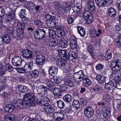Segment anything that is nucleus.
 Instances as JSON below:
<instances>
[{"label": "nucleus", "mask_w": 121, "mask_h": 121, "mask_svg": "<svg viewBox=\"0 0 121 121\" xmlns=\"http://www.w3.org/2000/svg\"><path fill=\"white\" fill-rule=\"evenodd\" d=\"M33 93L29 92L25 94L23 96V100H19L17 102L16 105H14L15 108L20 109L29 106H33V103H35V101L33 102Z\"/></svg>", "instance_id": "nucleus-1"}, {"label": "nucleus", "mask_w": 121, "mask_h": 121, "mask_svg": "<svg viewBox=\"0 0 121 121\" xmlns=\"http://www.w3.org/2000/svg\"><path fill=\"white\" fill-rule=\"evenodd\" d=\"M33 97H32L33 102L35 101V103H33V106L37 104L41 106H44L45 104H48L50 102L49 99L46 96H43L39 94H37L36 97L33 93Z\"/></svg>", "instance_id": "nucleus-2"}, {"label": "nucleus", "mask_w": 121, "mask_h": 121, "mask_svg": "<svg viewBox=\"0 0 121 121\" xmlns=\"http://www.w3.org/2000/svg\"><path fill=\"white\" fill-rule=\"evenodd\" d=\"M84 75L83 71L81 70L75 73L73 75V78L74 81L76 82L77 84L79 85L80 84V82L84 79Z\"/></svg>", "instance_id": "nucleus-3"}, {"label": "nucleus", "mask_w": 121, "mask_h": 121, "mask_svg": "<svg viewBox=\"0 0 121 121\" xmlns=\"http://www.w3.org/2000/svg\"><path fill=\"white\" fill-rule=\"evenodd\" d=\"M46 33V31L45 29H38L35 30L34 35L35 38L40 39L45 36Z\"/></svg>", "instance_id": "nucleus-4"}, {"label": "nucleus", "mask_w": 121, "mask_h": 121, "mask_svg": "<svg viewBox=\"0 0 121 121\" xmlns=\"http://www.w3.org/2000/svg\"><path fill=\"white\" fill-rule=\"evenodd\" d=\"M112 69L113 71H117L121 69V60H114L111 64Z\"/></svg>", "instance_id": "nucleus-5"}, {"label": "nucleus", "mask_w": 121, "mask_h": 121, "mask_svg": "<svg viewBox=\"0 0 121 121\" xmlns=\"http://www.w3.org/2000/svg\"><path fill=\"white\" fill-rule=\"evenodd\" d=\"M83 15L86 20V23H90L93 19L91 13L88 11H85L83 13Z\"/></svg>", "instance_id": "nucleus-6"}, {"label": "nucleus", "mask_w": 121, "mask_h": 121, "mask_svg": "<svg viewBox=\"0 0 121 121\" xmlns=\"http://www.w3.org/2000/svg\"><path fill=\"white\" fill-rule=\"evenodd\" d=\"M113 0H95V3L99 7L105 6L107 4L111 5L112 3Z\"/></svg>", "instance_id": "nucleus-7"}, {"label": "nucleus", "mask_w": 121, "mask_h": 121, "mask_svg": "<svg viewBox=\"0 0 121 121\" xmlns=\"http://www.w3.org/2000/svg\"><path fill=\"white\" fill-rule=\"evenodd\" d=\"M52 18L49 20H47L46 21V24L50 28H52L57 26L58 23L56 22L55 17H52Z\"/></svg>", "instance_id": "nucleus-8"}, {"label": "nucleus", "mask_w": 121, "mask_h": 121, "mask_svg": "<svg viewBox=\"0 0 121 121\" xmlns=\"http://www.w3.org/2000/svg\"><path fill=\"white\" fill-rule=\"evenodd\" d=\"M84 113L85 116L90 118L93 116L94 114V111L91 107H87L84 110Z\"/></svg>", "instance_id": "nucleus-9"}, {"label": "nucleus", "mask_w": 121, "mask_h": 121, "mask_svg": "<svg viewBox=\"0 0 121 121\" xmlns=\"http://www.w3.org/2000/svg\"><path fill=\"white\" fill-rule=\"evenodd\" d=\"M53 118L57 121L63 120L64 118V114L63 112H54L52 115Z\"/></svg>", "instance_id": "nucleus-10"}, {"label": "nucleus", "mask_w": 121, "mask_h": 121, "mask_svg": "<svg viewBox=\"0 0 121 121\" xmlns=\"http://www.w3.org/2000/svg\"><path fill=\"white\" fill-rule=\"evenodd\" d=\"M59 55L61 56V59L64 61L67 60V54H68V52L67 51L65 50H62L61 49H58V50Z\"/></svg>", "instance_id": "nucleus-11"}, {"label": "nucleus", "mask_w": 121, "mask_h": 121, "mask_svg": "<svg viewBox=\"0 0 121 121\" xmlns=\"http://www.w3.org/2000/svg\"><path fill=\"white\" fill-rule=\"evenodd\" d=\"M13 64L16 66H18L21 65L22 62V58L19 56H15L12 60Z\"/></svg>", "instance_id": "nucleus-12"}, {"label": "nucleus", "mask_w": 121, "mask_h": 121, "mask_svg": "<svg viewBox=\"0 0 121 121\" xmlns=\"http://www.w3.org/2000/svg\"><path fill=\"white\" fill-rule=\"evenodd\" d=\"M45 57L44 55H37L36 58V63L38 65H42L44 64V62L45 60Z\"/></svg>", "instance_id": "nucleus-13"}, {"label": "nucleus", "mask_w": 121, "mask_h": 121, "mask_svg": "<svg viewBox=\"0 0 121 121\" xmlns=\"http://www.w3.org/2000/svg\"><path fill=\"white\" fill-rule=\"evenodd\" d=\"M64 27L60 25L56 30L58 36L61 38H63L65 35V33L64 31Z\"/></svg>", "instance_id": "nucleus-14"}, {"label": "nucleus", "mask_w": 121, "mask_h": 121, "mask_svg": "<svg viewBox=\"0 0 121 121\" xmlns=\"http://www.w3.org/2000/svg\"><path fill=\"white\" fill-rule=\"evenodd\" d=\"M32 54L33 52L30 50L28 49H26L22 52V56L25 58L30 59L33 57Z\"/></svg>", "instance_id": "nucleus-15"}, {"label": "nucleus", "mask_w": 121, "mask_h": 121, "mask_svg": "<svg viewBox=\"0 0 121 121\" xmlns=\"http://www.w3.org/2000/svg\"><path fill=\"white\" fill-rule=\"evenodd\" d=\"M53 93L56 99L61 98L62 95V91L57 88H54L53 91Z\"/></svg>", "instance_id": "nucleus-16"}, {"label": "nucleus", "mask_w": 121, "mask_h": 121, "mask_svg": "<svg viewBox=\"0 0 121 121\" xmlns=\"http://www.w3.org/2000/svg\"><path fill=\"white\" fill-rule=\"evenodd\" d=\"M115 82L114 78L109 81L108 83L105 85V88L107 90L109 91L113 89V87L115 85Z\"/></svg>", "instance_id": "nucleus-17"}, {"label": "nucleus", "mask_w": 121, "mask_h": 121, "mask_svg": "<svg viewBox=\"0 0 121 121\" xmlns=\"http://www.w3.org/2000/svg\"><path fill=\"white\" fill-rule=\"evenodd\" d=\"M5 13V9L2 7H0V29H2L4 28V26L3 23V18Z\"/></svg>", "instance_id": "nucleus-18"}, {"label": "nucleus", "mask_w": 121, "mask_h": 121, "mask_svg": "<svg viewBox=\"0 0 121 121\" xmlns=\"http://www.w3.org/2000/svg\"><path fill=\"white\" fill-rule=\"evenodd\" d=\"M114 80H115V85L114 87H116L119 89H121V86L120 84V82H119L120 81L121 78H120L119 76L117 74H116L114 76Z\"/></svg>", "instance_id": "nucleus-19"}, {"label": "nucleus", "mask_w": 121, "mask_h": 121, "mask_svg": "<svg viewBox=\"0 0 121 121\" xmlns=\"http://www.w3.org/2000/svg\"><path fill=\"white\" fill-rule=\"evenodd\" d=\"M38 91L39 92V94H42V95H46L47 92V88L43 85H41L39 86Z\"/></svg>", "instance_id": "nucleus-20"}, {"label": "nucleus", "mask_w": 121, "mask_h": 121, "mask_svg": "<svg viewBox=\"0 0 121 121\" xmlns=\"http://www.w3.org/2000/svg\"><path fill=\"white\" fill-rule=\"evenodd\" d=\"M54 108L52 106L50 105L45 106L44 108V110L47 114H51L54 111Z\"/></svg>", "instance_id": "nucleus-21"}, {"label": "nucleus", "mask_w": 121, "mask_h": 121, "mask_svg": "<svg viewBox=\"0 0 121 121\" xmlns=\"http://www.w3.org/2000/svg\"><path fill=\"white\" fill-rule=\"evenodd\" d=\"M15 116L12 113L9 114L4 117V121H14L15 120Z\"/></svg>", "instance_id": "nucleus-22"}, {"label": "nucleus", "mask_w": 121, "mask_h": 121, "mask_svg": "<svg viewBox=\"0 0 121 121\" xmlns=\"http://www.w3.org/2000/svg\"><path fill=\"white\" fill-rule=\"evenodd\" d=\"M77 57L76 53L74 52L70 51L68 53L67 56V60H70L74 61L75 60Z\"/></svg>", "instance_id": "nucleus-23"}, {"label": "nucleus", "mask_w": 121, "mask_h": 121, "mask_svg": "<svg viewBox=\"0 0 121 121\" xmlns=\"http://www.w3.org/2000/svg\"><path fill=\"white\" fill-rule=\"evenodd\" d=\"M58 69L55 67H50L49 68V74L52 76H54L57 73Z\"/></svg>", "instance_id": "nucleus-24"}, {"label": "nucleus", "mask_w": 121, "mask_h": 121, "mask_svg": "<svg viewBox=\"0 0 121 121\" xmlns=\"http://www.w3.org/2000/svg\"><path fill=\"white\" fill-rule=\"evenodd\" d=\"M14 107L12 104H9L4 107V110L6 112H11L14 110Z\"/></svg>", "instance_id": "nucleus-25"}, {"label": "nucleus", "mask_w": 121, "mask_h": 121, "mask_svg": "<svg viewBox=\"0 0 121 121\" xmlns=\"http://www.w3.org/2000/svg\"><path fill=\"white\" fill-rule=\"evenodd\" d=\"M15 11H12L8 15V17L6 20L7 22H12L15 19Z\"/></svg>", "instance_id": "nucleus-26"}, {"label": "nucleus", "mask_w": 121, "mask_h": 121, "mask_svg": "<svg viewBox=\"0 0 121 121\" xmlns=\"http://www.w3.org/2000/svg\"><path fill=\"white\" fill-rule=\"evenodd\" d=\"M15 22L17 28L20 30H22L24 29L25 27V24L24 23L17 20L15 21Z\"/></svg>", "instance_id": "nucleus-27"}, {"label": "nucleus", "mask_w": 121, "mask_h": 121, "mask_svg": "<svg viewBox=\"0 0 121 121\" xmlns=\"http://www.w3.org/2000/svg\"><path fill=\"white\" fill-rule=\"evenodd\" d=\"M64 101L67 103H70L72 102L73 100L72 96L68 94L66 95L63 97Z\"/></svg>", "instance_id": "nucleus-28"}, {"label": "nucleus", "mask_w": 121, "mask_h": 121, "mask_svg": "<svg viewBox=\"0 0 121 121\" xmlns=\"http://www.w3.org/2000/svg\"><path fill=\"white\" fill-rule=\"evenodd\" d=\"M33 67L32 62L29 61L26 63L24 67L25 69L29 71L33 69Z\"/></svg>", "instance_id": "nucleus-29"}, {"label": "nucleus", "mask_w": 121, "mask_h": 121, "mask_svg": "<svg viewBox=\"0 0 121 121\" xmlns=\"http://www.w3.org/2000/svg\"><path fill=\"white\" fill-rule=\"evenodd\" d=\"M108 13L111 17H115L116 15L115 9L112 7H110L108 9Z\"/></svg>", "instance_id": "nucleus-30"}, {"label": "nucleus", "mask_w": 121, "mask_h": 121, "mask_svg": "<svg viewBox=\"0 0 121 121\" xmlns=\"http://www.w3.org/2000/svg\"><path fill=\"white\" fill-rule=\"evenodd\" d=\"M82 7V4L79 3H78L75 4L73 7V9L74 12L77 13L79 12L81 9Z\"/></svg>", "instance_id": "nucleus-31"}, {"label": "nucleus", "mask_w": 121, "mask_h": 121, "mask_svg": "<svg viewBox=\"0 0 121 121\" xmlns=\"http://www.w3.org/2000/svg\"><path fill=\"white\" fill-rule=\"evenodd\" d=\"M87 8L89 10L91 11H95V7L94 2L92 1H89L88 4Z\"/></svg>", "instance_id": "nucleus-32"}, {"label": "nucleus", "mask_w": 121, "mask_h": 121, "mask_svg": "<svg viewBox=\"0 0 121 121\" xmlns=\"http://www.w3.org/2000/svg\"><path fill=\"white\" fill-rule=\"evenodd\" d=\"M106 78L104 76L98 75L96 76V78L99 83L103 84L105 82Z\"/></svg>", "instance_id": "nucleus-33"}, {"label": "nucleus", "mask_w": 121, "mask_h": 121, "mask_svg": "<svg viewBox=\"0 0 121 121\" xmlns=\"http://www.w3.org/2000/svg\"><path fill=\"white\" fill-rule=\"evenodd\" d=\"M78 33L82 37L84 36L85 34V31L84 28L82 27L78 26L77 27Z\"/></svg>", "instance_id": "nucleus-34"}, {"label": "nucleus", "mask_w": 121, "mask_h": 121, "mask_svg": "<svg viewBox=\"0 0 121 121\" xmlns=\"http://www.w3.org/2000/svg\"><path fill=\"white\" fill-rule=\"evenodd\" d=\"M56 63L57 66H58L59 67H60L62 69H64L66 65L64 62L59 60H57Z\"/></svg>", "instance_id": "nucleus-35"}, {"label": "nucleus", "mask_w": 121, "mask_h": 121, "mask_svg": "<svg viewBox=\"0 0 121 121\" xmlns=\"http://www.w3.org/2000/svg\"><path fill=\"white\" fill-rule=\"evenodd\" d=\"M83 82L84 85L86 87L91 86L92 84L91 80L88 78H84Z\"/></svg>", "instance_id": "nucleus-36"}, {"label": "nucleus", "mask_w": 121, "mask_h": 121, "mask_svg": "<svg viewBox=\"0 0 121 121\" xmlns=\"http://www.w3.org/2000/svg\"><path fill=\"white\" fill-rule=\"evenodd\" d=\"M93 45L90 43L88 44L87 48V51L90 53L92 57H93L94 55V53L93 52Z\"/></svg>", "instance_id": "nucleus-37"}, {"label": "nucleus", "mask_w": 121, "mask_h": 121, "mask_svg": "<svg viewBox=\"0 0 121 121\" xmlns=\"http://www.w3.org/2000/svg\"><path fill=\"white\" fill-rule=\"evenodd\" d=\"M68 42L66 40H61L59 42L60 47L62 48H66Z\"/></svg>", "instance_id": "nucleus-38"}, {"label": "nucleus", "mask_w": 121, "mask_h": 121, "mask_svg": "<svg viewBox=\"0 0 121 121\" xmlns=\"http://www.w3.org/2000/svg\"><path fill=\"white\" fill-rule=\"evenodd\" d=\"M3 42L5 43H7L9 42L10 40V38L9 36L7 34L3 35L2 37Z\"/></svg>", "instance_id": "nucleus-39"}, {"label": "nucleus", "mask_w": 121, "mask_h": 121, "mask_svg": "<svg viewBox=\"0 0 121 121\" xmlns=\"http://www.w3.org/2000/svg\"><path fill=\"white\" fill-rule=\"evenodd\" d=\"M58 43L57 40L56 39H55L53 40H51L49 42V44L50 47L54 48L57 45Z\"/></svg>", "instance_id": "nucleus-40"}, {"label": "nucleus", "mask_w": 121, "mask_h": 121, "mask_svg": "<svg viewBox=\"0 0 121 121\" xmlns=\"http://www.w3.org/2000/svg\"><path fill=\"white\" fill-rule=\"evenodd\" d=\"M112 52L110 50H108L106 52L105 56V58L107 60H108L112 58Z\"/></svg>", "instance_id": "nucleus-41"}, {"label": "nucleus", "mask_w": 121, "mask_h": 121, "mask_svg": "<svg viewBox=\"0 0 121 121\" xmlns=\"http://www.w3.org/2000/svg\"><path fill=\"white\" fill-rule=\"evenodd\" d=\"M25 4L26 8L29 7L31 9H33L35 7L34 4L30 1L25 2Z\"/></svg>", "instance_id": "nucleus-42"}, {"label": "nucleus", "mask_w": 121, "mask_h": 121, "mask_svg": "<svg viewBox=\"0 0 121 121\" xmlns=\"http://www.w3.org/2000/svg\"><path fill=\"white\" fill-rule=\"evenodd\" d=\"M113 104L118 109L121 105V99H118L114 100L113 102Z\"/></svg>", "instance_id": "nucleus-43"}, {"label": "nucleus", "mask_w": 121, "mask_h": 121, "mask_svg": "<svg viewBox=\"0 0 121 121\" xmlns=\"http://www.w3.org/2000/svg\"><path fill=\"white\" fill-rule=\"evenodd\" d=\"M39 74L38 70L37 69L32 70L30 72L31 76L32 77L36 78Z\"/></svg>", "instance_id": "nucleus-44"}, {"label": "nucleus", "mask_w": 121, "mask_h": 121, "mask_svg": "<svg viewBox=\"0 0 121 121\" xmlns=\"http://www.w3.org/2000/svg\"><path fill=\"white\" fill-rule=\"evenodd\" d=\"M26 10L24 9H22L18 13L20 17L21 18H24L26 16L25 13Z\"/></svg>", "instance_id": "nucleus-45"}, {"label": "nucleus", "mask_w": 121, "mask_h": 121, "mask_svg": "<svg viewBox=\"0 0 121 121\" xmlns=\"http://www.w3.org/2000/svg\"><path fill=\"white\" fill-rule=\"evenodd\" d=\"M49 36L50 37L54 38L56 36V32L53 30H49Z\"/></svg>", "instance_id": "nucleus-46"}, {"label": "nucleus", "mask_w": 121, "mask_h": 121, "mask_svg": "<svg viewBox=\"0 0 121 121\" xmlns=\"http://www.w3.org/2000/svg\"><path fill=\"white\" fill-rule=\"evenodd\" d=\"M34 24L37 26L40 27L43 25V23L41 20H37L34 21Z\"/></svg>", "instance_id": "nucleus-47"}, {"label": "nucleus", "mask_w": 121, "mask_h": 121, "mask_svg": "<svg viewBox=\"0 0 121 121\" xmlns=\"http://www.w3.org/2000/svg\"><path fill=\"white\" fill-rule=\"evenodd\" d=\"M56 103L57 106L60 108H63L65 106L64 102L61 100L57 101Z\"/></svg>", "instance_id": "nucleus-48"}, {"label": "nucleus", "mask_w": 121, "mask_h": 121, "mask_svg": "<svg viewBox=\"0 0 121 121\" xmlns=\"http://www.w3.org/2000/svg\"><path fill=\"white\" fill-rule=\"evenodd\" d=\"M10 35H11V37L13 38L17 37V35L18 32L15 30L11 31L10 32Z\"/></svg>", "instance_id": "nucleus-49"}, {"label": "nucleus", "mask_w": 121, "mask_h": 121, "mask_svg": "<svg viewBox=\"0 0 121 121\" xmlns=\"http://www.w3.org/2000/svg\"><path fill=\"white\" fill-rule=\"evenodd\" d=\"M65 83L66 85L70 87H72L73 86V81L72 79L67 80Z\"/></svg>", "instance_id": "nucleus-50"}, {"label": "nucleus", "mask_w": 121, "mask_h": 121, "mask_svg": "<svg viewBox=\"0 0 121 121\" xmlns=\"http://www.w3.org/2000/svg\"><path fill=\"white\" fill-rule=\"evenodd\" d=\"M103 97L104 100L106 102L110 101L111 99L110 95L108 94H107Z\"/></svg>", "instance_id": "nucleus-51"}, {"label": "nucleus", "mask_w": 121, "mask_h": 121, "mask_svg": "<svg viewBox=\"0 0 121 121\" xmlns=\"http://www.w3.org/2000/svg\"><path fill=\"white\" fill-rule=\"evenodd\" d=\"M77 42H71L70 43V46L71 48L73 49H75L77 46Z\"/></svg>", "instance_id": "nucleus-52"}, {"label": "nucleus", "mask_w": 121, "mask_h": 121, "mask_svg": "<svg viewBox=\"0 0 121 121\" xmlns=\"http://www.w3.org/2000/svg\"><path fill=\"white\" fill-rule=\"evenodd\" d=\"M93 89L95 92H100L102 89V88L101 86L96 85L93 88Z\"/></svg>", "instance_id": "nucleus-53"}, {"label": "nucleus", "mask_w": 121, "mask_h": 121, "mask_svg": "<svg viewBox=\"0 0 121 121\" xmlns=\"http://www.w3.org/2000/svg\"><path fill=\"white\" fill-rule=\"evenodd\" d=\"M5 68L6 69L10 72H11L13 69L12 66H11L9 64H7L5 65Z\"/></svg>", "instance_id": "nucleus-54"}, {"label": "nucleus", "mask_w": 121, "mask_h": 121, "mask_svg": "<svg viewBox=\"0 0 121 121\" xmlns=\"http://www.w3.org/2000/svg\"><path fill=\"white\" fill-rule=\"evenodd\" d=\"M73 104L74 107L77 108H79L80 107L78 101L76 100H73Z\"/></svg>", "instance_id": "nucleus-55"}, {"label": "nucleus", "mask_w": 121, "mask_h": 121, "mask_svg": "<svg viewBox=\"0 0 121 121\" xmlns=\"http://www.w3.org/2000/svg\"><path fill=\"white\" fill-rule=\"evenodd\" d=\"M6 71L5 68L3 67L0 68V76L2 77L5 73Z\"/></svg>", "instance_id": "nucleus-56"}, {"label": "nucleus", "mask_w": 121, "mask_h": 121, "mask_svg": "<svg viewBox=\"0 0 121 121\" xmlns=\"http://www.w3.org/2000/svg\"><path fill=\"white\" fill-rule=\"evenodd\" d=\"M118 41L116 42V45L117 47L119 48L121 47V38L119 37Z\"/></svg>", "instance_id": "nucleus-57"}, {"label": "nucleus", "mask_w": 121, "mask_h": 121, "mask_svg": "<svg viewBox=\"0 0 121 121\" xmlns=\"http://www.w3.org/2000/svg\"><path fill=\"white\" fill-rule=\"evenodd\" d=\"M53 79L55 82L57 83L60 82L62 80L59 77H54Z\"/></svg>", "instance_id": "nucleus-58"}, {"label": "nucleus", "mask_w": 121, "mask_h": 121, "mask_svg": "<svg viewBox=\"0 0 121 121\" xmlns=\"http://www.w3.org/2000/svg\"><path fill=\"white\" fill-rule=\"evenodd\" d=\"M69 41L70 43L77 42L76 38L73 35L71 36L70 38Z\"/></svg>", "instance_id": "nucleus-59"}, {"label": "nucleus", "mask_w": 121, "mask_h": 121, "mask_svg": "<svg viewBox=\"0 0 121 121\" xmlns=\"http://www.w3.org/2000/svg\"><path fill=\"white\" fill-rule=\"evenodd\" d=\"M16 69L17 71L20 73H25V69L22 68H16Z\"/></svg>", "instance_id": "nucleus-60"}, {"label": "nucleus", "mask_w": 121, "mask_h": 121, "mask_svg": "<svg viewBox=\"0 0 121 121\" xmlns=\"http://www.w3.org/2000/svg\"><path fill=\"white\" fill-rule=\"evenodd\" d=\"M67 20L69 24H71L73 22V18L71 17H69L67 19Z\"/></svg>", "instance_id": "nucleus-61"}, {"label": "nucleus", "mask_w": 121, "mask_h": 121, "mask_svg": "<svg viewBox=\"0 0 121 121\" xmlns=\"http://www.w3.org/2000/svg\"><path fill=\"white\" fill-rule=\"evenodd\" d=\"M95 33L96 30L95 29H93L90 30V34L91 36L93 37L95 36Z\"/></svg>", "instance_id": "nucleus-62"}, {"label": "nucleus", "mask_w": 121, "mask_h": 121, "mask_svg": "<svg viewBox=\"0 0 121 121\" xmlns=\"http://www.w3.org/2000/svg\"><path fill=\"white\" fill-rule=\"evenodd\" d=\"M81 105L83 106H85L87 104V102L86 99H82L80 101Z\"/></svg>", "instance_id": "nucleus-63"}, {"label": "nucleus", "mask_w": 121, "mask_h": 121, "mask_svg": "<svg viewBox=\"0 0 121 121\" xmlns=\"http://www.w3.org/2000/svg\"><path fill=\"white\" fill-rule=\"evenodd\" d=\"M104 67L103 65L101 64L97 65L96 66V69L97 70H101L103 69Z\"/></svg>", "instance_id": "nucleus-64"}]
</instances>
